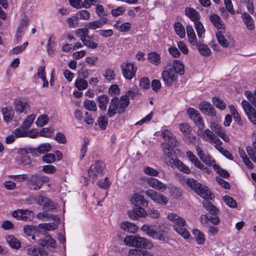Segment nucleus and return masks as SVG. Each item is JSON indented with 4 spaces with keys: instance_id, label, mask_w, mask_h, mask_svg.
<instances>
[{
    "instance_id": "49530a36",
    "label": "nucleus",
    "mask_w": 256,
    "mask_h": 256,
    "mask_svg": "<svg viewBox=\"0 0 256 256\" xmlns=\"http://www.w3.org/2000/svg\"><path fill=\"white\" fill-rule=\"evenodd\" d=\"M194 24L198 37L200 38H202L206 31L202 24L200 22V20L194 22Z\"/></svg>"
},
{
    "instance_id": "2eb2a0df",
    "label": "nucleus",
    "mask_w": 256,
    "mask_h": 256,
    "mask_svg": "<svg viewBox=\"0 0 256 256\" xmlns=\"http://www.w3.org/2000/svg\"><path fill=\"white\" fill-rule=\"evenodd\" d=\"M128 215L131 219L137 220L140 217H145L146 216V211L140 206L135 204L132 210L128 212Z\"/></svg>"
},
{
    "instance_id": "4468645a",
    "label": "nucleus",
    "mask_w": 256,
    "mask_h": 256,
    "mask_svg": "<svg viewBox=\"0 0 256 256\" xmlns=\"http://www.w3.org/2000/svg\"><path fill=\"white\" fill-rule=\"evenodd\" d=\"M242 108L250 120L254 124H256V110L246 100L242 101Z\"/></svg>"
},
{
    "instance_id": "0eeeda50",
    "label": "nucleus",
    "mask_w": 256,
    "mask_h": 256,
    "mask_svg": "<svg viewBox=\"0 0 256 256\" xmlns=\"http://www.w3.org/2000/svg\"><path fill=\"white\" fill-rule=\"evenodd\" d=\"M187 114L190 118L194 122L195 124L198 128V130L204 128V122L198 110L190 108L187 110Z\"/></svg>"
},
{
    "instance_id": "09e8293b",
    "label": "nucleus",
    "mask_w": 256,
    "mask_h": 256,
    "mask_svg": "<svg viewBox=\"0 0 256 256\" xmlns=\"http://www.w3.org/2000/svg\"><path fill=\"white\" fill-rule=\"evenodd\" d=\"M148 241L144 238L136 237V246L138 248H146L148 246Z\"/></svg>"
},
{
    "instance_id": "79ce46f5",
    "label": "nucleus",
    "mask_w": 256,
    "mask_h": 256,
    "mask_svg": "<svg viewBox=\"0 0 256 256\" xmlns=\"http://www.w3.org/2000/svg\"><path fill=\"white\" fill-rule=\"evenodd\" d=\"M222 142L221 141L220 143L218 142V143L216 144L214 147L216 150H218L221 154H222L227 158H228L230 160H233L232 156L228 150L224 149V148H223L222 146Z\"/></svg>"
},
{
    "instance_id": "6e6552de",
    "label": "nucleus",
    "mask_w": 256,
    "mask_h": 256,
    "mask_svg": "<svg viewBox=\"0 0 256 256\" xmlns=\"http://www.w3.org/2000/svg\"><path fill=\"white\" fill-rule=\"evenodd\" d=\"M145 193L148 197L158 204L166 205L168 202L166 196L153 190H147Z\"/></svg>"
},
{
    "instance_id": "c03bdc74",
    "label": "nucleus",
    "mask_w": 256,
    "mask_h": 256,
    "mask_svg": "<svg viewBox=\"0 0 256 256\" xmlns=\"http://www.w3.org/2000/svg\"><path fill=\"white\" fill-rule=\"evenodd\" d=\"M88 86L87 81L83 78H77L75 82V86L79 90L86 89Z\"/></svg>"
},
{
    "instance_id": "7ed1b4c3",
    "label": "nucleus",
    "mask_w": 256,
    "mask_h": 256,
    "mask_svg": "<svg viewBox=\"0 0 256 256\" xmlns=\"http://www.w3.org/2000/svg\"><path fill=\"white\" fill-rule=\"evenodd\" d=\"M48 181V178L44 176L34 174L32 176L28 181V186L30 190H38L44 182Z\"/></svg>"
},
{
    "instance_id": "f8f14e48",
    "label": "nucleus",
    "mask_w": 256,
    "mask_h": 256,
    "mask_svg": "<svg viewBox=\"0 0 256 256\" xmlns=\"http://www.w3.org/2000/svg\"><path fill=\"white\" fill-rule=\"evenodd\" d=\"M163 162L168 166L174 168L178 159L174 158V152L172 149L166 146L163 148Z\"/></svg>"
},
{
    "instance_id": "de8ad7c7",
    "label": "nucleus",
    "mask_w": 256,
    "mask_h": 256,
    "mask_svg": "<svg viewBox=\"0 0 256 256\" xmlns=\"http://www.w3.org/2000/svg\"><path fill=\"white\" fill-rule=\"evenodd\" d=\"M192 234L194 236V238L198 244H202L204 240V234L200 232L198 230H192Z\"/></svg>"
},
{
    "instance_id": "0e129e2a",
    "label": "nucleus",
    "mask_w": 256,
    "mask_h": 256,
    "mask_svg": "<svg viewBox=\"0 0 256 256\" xmlns=\"http://www.w3.org/2000/svg\"><path fill=\"white\" fill-rule=\"evenodd\" d=\"M210 128L218 136L224 131V129L220 126L214 122L210 123Z\"/></svg>"
},
{
    "instance_id": "a211bd4d",
    "label": "nucleus",
    "mask_w": 256,
    "mask_h": 256,
    "mask_svg": "<svg viewBox=\"0 0 256 256\" xmlns=\"http://www.w3.org/2000/svg\"><path fill=\"white\" fill-rule=\"evenodd\" d=\"M196 150L198 156L204 163L209 166L213 165L214 160L209 155L206 154L198 145L196 146Z\"/></svg>"
},
{
    "instance_id": "f03ea898",
    "label": "nucleus",
    "mask_w": 256,
    "mask_h": 256,
    "mask_svg": "<svg viewBox=\"0 0 256 256\" xmlns=\"http://www.w3.org/2000/svg\"><path fill=\"white\" fill-rule=\"evenodd\" d=\"M184 182L188 186L194 190L202 198L204 199L212 200V193L208 186H203L197 180L190 178H186Z\"/></svg>"
},
{
    "instance_id": "338daca9",
    "label": "nucleus",
    "mask_w": 256,
    "mask_h": 256,
    "mask_svg": "<svg viewBox=\"0 0 256 256\" xmlns=\"http://www.w3.org/2000/svg\"><path fill=\"white\" fill-rule=\"evenodd\" d=\"M98 122L100 128L104 130L108 124V118L106 116H100L98 118Z\"/></svg>"
},
{
    "instance_id": "bb28decb",
    "label": "nucleus",
    "mask_w": 256,
    "mask_h": 256,
    "mask_svg": "<svg viewBox=\"0 0 256 256\" xmlns=\"http://www.w3.org/2000/svg\"><path fill=\"white\" fill-rule=\"evenodd\" d=\"M38 244L42 247H44L46 246H48L52 248H55L56 246V242L55 240L50 235L45 236L44 238L39 239L38 240Z\"/></svg>"
},
{
    "instance_id": "393cba45",
    "label": "nucleus",
    "mask_w": 256,
    "mask_h": 256,
    "mask_svg": "<svg viewBox=\"0 0 256 256\" xmlns=\"http://www.w3.org/2000/svg\"><path fill=\"white\" fill-rule=\"evenodd\" d=\"M185 14L194 22H198L200 18L199 12L192 8H186Z\"/></svg>"
},
{
    "instance_id": "4d7b16f0",
    "label": "nucleus",
    "mask_w": 256,
    "mask_h": 256,
    "mask_svg": "<svg viewBox=\"0 0 256 256\" xmlns=\"http://www.w3.org/2000/svg\"><path fill=\"white\" fill-rule=\"evenodd\" d=\"M38 227L46 230H54L57 228V226L54 222L40 224Z\"/></svg>"
},
{
    "instance_id": "9b49d317",
    "label": "nucleus",
    "mask_w": 256,
    "mask_h": 256,
    "mask_svg": "<svg viewBox=\"0 0 256 256\" xmlns=\"http://www.w3.org/2000/svg\"><path fill=\"white\" fill-rule=\"evenodd\" d=\"M162 136L166 141V144H162V148L166 146L170 148L176 146V139L174 135L170 130H164L162 131Z\"/></svg>"
},
{
    "instance_id": "6ab92c4d",
    "label": "nucleus",
    "mask_w": 256,
    "mask_h": 256,
    "mask_svg": "<svg viewBox=\"0 0 256 256\" xmlns=\"http://www.w3.org/2000/svg\"><path fill=\"white\" fill-rule=\"evenodd\" d=\"M186 156L188 157V160L192 163L194 166L198 168L203 170L208 173V170L207 168L205 167L200 161L198 158L193 154V152L190 150L187 151L186 152Z\"/></svg>"
},
{
    "instance_id": "58836bf2",
    "label": "nucleus",
    "mask_w": 256,
    "mask_h": 256,
    "mask_svg": "<svg viewBox=\"0 0 256 256\" xmlns=\"http://www.w3.org/2000/svg\"><path fill=\"white\" fill-rule=\"evenodd\" d=\"M55 40V37L51 35L48 39V42L47 43V52L48 55L52 56L54 54V46H55V42L54 40Z\"/></svg>"
},
{
    "instance_id": "39448f33",
    "label": "nucleus",
    "mask_w": 256,
    "mask_h": 256,
    "mask_svg": "<svg viewBox=\"0 0 256 256\" xmlns=\"http://www.w3.org/2000/svg\"><path fill=\"white\" fill-rule=\"evenodd\" d=\"M123 76L127 80H132L136 75L137 68L132 62H126L120 65Z\"/></svg>"
},
{
    "instance_id": "b1692460",
    "label": "nucleus",
    "mask_w": 256,
    "mask_h": 256,
    "mask_svg": "<svg viewBox=\"0 0 256 256\" xmlns=\"http://www.w3.org/2000/svg\"><path fill=\"white\" fill-rule=\"evenodd\" d=\"M210 20L218 30L225 28L224 24L220 17L216 14H213L210 16Z\"/></svg>"
},
{
    "instance_id": "e2e57ef3",
    "label": "nucleus",
    "mask_w": 256,
    "mask_h": 256,
    "mask_svg": "<svg viewBox=\"0 0 256 256\" xmlns=\"http://www.w3.org/2000/svg\"><path fill=\"white\" fill-rule=\"evenodd\" d=\"M214 169L216 172L222 177L226 178L229 177V173L226 170L221 168L219 166L214 164H213Z\"/></svg>"
},
{
    "instance_id": "7c9ffc66",
    "label": "nucleus",
    "mask_w": 256,
    "mask_h": 256,
    "mask_svg": "<svg viewBox=\"0 0 256 256\" xmlns=\"http://www.w3.org/2000/svg\"><path fill=\"white\" fill-rule=\"evenodd\" d=\"M98 106L102 110L106 111L107 108V104L109 102V98L106 94L99 96L96 99Z\"/></svg>"
},
{
    "instance_id": "423d86ee",
    "label": "nucleus",
    "mask_w": 256,
    "mask_h": 256,
    "mask_svg": "<svg viewBox=\"0 0 256 256\" xmlns=\"http://www.w3.org/2000/svg\"><path fill=\"white\" fill-rule=\"evenodd\" d=\"M162 80L166 86H170L178 78V75L173 68H166L162 73Z\"/></svg>"
},
{
    "instance_id": "412c9836",
    "label": "nucleus",
    "mask_w": 256,
    "mask_h": 256,
    "mask_svg": "<svg viewBox=\"0 0 256 256\" xmlns=\"http://www.w3.org/2000/svg\"><path fill=\"white\" fill-rule=\"evenodd\" d=\"M30 110V106L25 99L17 100V115L24 114H27Z\"/></svg>"
},
{
    "instance_id": "c85d7f7f",
    "label": "nucleus",
    "mask_w": 256,
    "mask_h": 256,
    "mask_svg": "<svg viewBox=\"0 0 256 256\" xmlns=\"http://www.w3.org/2000/svg\"><path fill=\"white\" fill-rule=\"evenodd\" d=\"M147 58L150 64L156 66H158L161 62L160 54L156 52H150L148 54Z\"/></svg>"
},
{
    "instance_id": "e433bc0d",
    "label": "nucleus",
    "mask_w": 256,
    "mask_h": 256,
    "mask_svg": "<svg viewBox=\"0 0 256 256\" xmlns=\"http://www.w3.org/2000/svg\"><path fill=\"white\" fill-rule=\"evenodd\" d=\"M28 253L32 256H48V254L42 248L33 246L28 249Z\"/></svg>"
},
{
    "instance_id": "bf43d9fd",
    "label": "nucleus",
    "mask_w": 256,
    "mask_h": 256,
    "mask_svg": "<svg viewBox=\"0 0 256 256\" xmlns=\"http://www.w3.org/2000/svg\"><path fill=\"white\" fill-rule=\"evenodd\" d=\"M212 102L214 104L218 109L224 110L226 108V104L224 102L218 97H214Z\"/></svg>"
},
{
    "instance_id": "aec40b11",
    "label": "nucleus",
    "mask_w": 256,
    "mask_h": 256,
    "mask_svg": "<svg viewBox=\"0 0 256 256\" xmlns=\"http://www.w3.org/2000/svg\"><path fill=\"white\" fill-rule=\"evenodd\" d=\"M51 150V145L48 143L40 144L37 148H30V153L34 156H38L40 154H45Z\"/></svg>"
},
{
    "instance_id": "a878e982",
    "label": "nucleus",
    "mask_w": 256,
    "mask_h": 256,
    "mask_svg": "<svg viewBox=\"0 0 256 256\" xmlns=\"http://www.w3.org/2000/svg\"><path fill=\"white\" fill-rule=\"evenodd\" d=\"M120 228L122 230L130 233H135L138 230V228L135 224L128 221L121 222Z\"/></svg>"
},
{
    "instance_id": "603ef678",
    "label": "nucleus",
    "mask_w": 256,
    "mask_h": 256,
    "mask_svg": "<svg viewBox=\"0 0 256 256\" xmlns=\"http://www.w3.org/2000/svg\"><path fill=\"white\" fill-rule=\"evenodd\" d=\"M48 120V117L46 114H42L38 118L36 123L38 126L42 127L46 125Z\"/></svg>"
},
{
    "instance_id": "9d476101",
    "label": "nucleus",
    "mask_w": 256,
    "mask_h": 256,
    "mask_svg": "<svg viewBox=\"0 0 256 256\" xmlns=\"http://www.w3.org/2000/svg\"><path fill=\"white\" fill-rule=\"evenodd\" d=\"M202 130L203 129L198 130L197 134L202 137L204 140L215 144L218 142H221V140L208 128L204 130Z\"/></svg>"
},
{
    "instance_id": "3c124183",
    "label": "nucleus",
    "mask_w": 256,
    "mask_h": 256,
    "mask_svg": "<svg viewBox=\"0 0 256 256\" xmlns=\"http://www.w3.org/2000/svg\"><path fill=\"white\" fill-rule=\"evenodd\" d=\"M84 108L90 111H96L97 106L96 103L92 100H86L84 102Z\"/></svg>"
},
{
    "instance_id": "13d9d810",
    "label": "nucleus",
    "mask_w": 256,
    "mask_h": 256,
    "mask_svg": "<svg viewBox=\"0 0 256 256\" xmlns=\"http://www.w3.org/2000/svg\"><path fill=\"white\" fill-rule=\"evenodd\" d=\"M141 230L152 238H158V234L155 232V230L151 229L148 225L144 224L142 226Z\"/></svg>"
},
{
    "instance_id": "c756f323",
    "label": "nucleus",
    "mask_w": 256,
    "mask_h": 256,
    "mask_svg": "<svg viewBox=\"0 0 256 256\" xmlns=\"http://www.w3.org/2000/svg\"><path fill=\"white\" fill-rule=\"evenodd\" d=\"M225 32V28L221 29L218 30L216 33V37L219 44L224 48H227L229 46L228 40L225 38L224 33Z\"/></svg>"
},
{
    "instance_id": "2f4dec72",
    "label": "nucleus",
    "mask_w": 256,
    "mask_h": 256,
    "mask_svg": "<svg viewBox=\"0 0 256 256\" xmlns=\"http://www.w3.org/2000/svg\"><path fill=\"white\" fill-rule=\"evenodd\" d=\"M108 22V19L106 18H102V20H98L89 22L88 24V28L90 30H96L98 28H102L104 24Z\"/></svg>"
},
{
    "instance_id": "774afa93",
    "label": "nucleus",
    "mask_w": 256,
    "mask_h": 256,
    "mask_svg": "<svg viewBox=\"0 0 256 256\" xmlns=\"http://www.w3.org/2000/svg\"><path fill=\"white\" fill-rule=\"evenodd\" d=\"M223 200L229 207L234 208L237 206V204L236 202L232 197H230L228 196H225L223 197Z\"/></svg>"
},
{
    "instance_id": "a18cd8bd",
    "label": "nucleus",
    "mask_w": 256,
    "mask_h": 256,
    "mask_svg": "<svg viewBox=\"0 0 256 256\" xmlns=\"http://www.w3.org/2000/svg\"><path fill=\"white\" fill-rule=\"evenodd\" d=\"M96 14L100 18L106 16L108 14V11L106 10L102 5L100 4H96Z\"/></svg>"
},
{
    "instance_id": "ddd939ff",
    "label": "nucleus",
    "mask_w": 256,
    "mask_h": 256,
    "mask_svg": "<svg viewBox=\"0 0 256 256\" xmlns=\"http://www.w3.org/2000/svg\"><path fill=\"white\" fill-rule=\"evenodd\" d=\"M34 200L39 205L43 206V209L46 210H52L56 208V205L52 201L42 196H36Z\"/></svg>"
},
{
    "instance_id": "052dcab7",
    "label": "nucleus",
    "mask_w": 256,
    "mask_h": 256,
    "mask_svg": "<svg viewBox=\"0 0 256 256\" xmlns=\"http://www.w3.org/2000/svg\"><path fill=\"white\" fill-rule=\"evenodd\" d=\"M54 131V128H44L40 131L39 134L44 137L50 138L53 134Z\"/></svg>"
},
{
    "instance_id": "1a4fd4ad",
    "label": "nucleus",
    "mask_w": 256,
    "mask_h": 256,
    "mask_svg": "<svg viewBox=\"0 0 256 256\" xmlns=\"http://www.w3.org/2000/svg\"><path fill=\"white\" fill-rule=\"evenodd\" d=\"M36 116L34 114L28 115L24 120L20 128H17V137L25 136L26 130L30 128L34 122Z\"/></svg>"
},
{
    "instance_id": "6e6d98bb",
    "label": "nucleus",
    "mask_w": 256,
    "mask_h": 256,
    "mask_svg": "<svg viewBox=\"0 0 256 256\" xmlns=\"http://www.w3.org/2000/svg\"><path fill=\"white\" fill-rule=\"evenodd\" d=\"M2 113L4 115V118L6 122H8L11 120L14 116V112L12 110H8V108H3Z\"/></svg>"
},
{
    "instance_id": "4c0bfd02",
    "label": "nucleus",
    "mask_w": 256,
    "mask_h": 256,
    "mask_svg": "<svg viewBox=\"0 0 256 256\" xmlns=\"http://www.w3.org/2000/svg\"><path fill=\"white\" fill-rule=\"evenodd\" d=\"M130 101L126 98V96H122L119 100V105L118 113L120 114L124 113L126 110V108L128 106Z\"/></svg>"
},
{
    "instance_id": "20e7f679",
    "label": "nucleus",
    "mask_w": 256,
    "mask_h": 256,
    "mask_svg": "<svg viewBox=\"0 0 256 256\" xmlns=\"http://www.w3.org/2000/svg\"><path fill=\"white\" fill-rule=\"evenodd\" d=\"M105 168V164L102 161H96L94 164L90 166L88 170V174L90 178L93 180H96L98 176H100L102 174Z\"/></svg>"
},
{
    "instance_id": "864d4df0",
    "label": "nucleus",
    "mask_w": 256,
    "mask_h": 256,
    "mask_svg": "<svg viewBox=\"0 0 256 256\" xmlns=\"http://www.w3.org/2000/svg\"><path fill=\"white\" fill-rule=\"evenodd\" d=\"M76 15L78 20L80 19L82 20H88L90 19V13L87 10H85L78 12Z\"/></svg>"
},
{
    "instance_id": "5fc2aeb1",
    "label": "nucleus",
    "mask_w": 256,
    "mask_h": 256,
    "mask_svg": "<svg viewBox=\"0 0 256 256\" xmlns=\"http://www.w3.org/2000/svg\"><path fill=\"white\" fill-rule=\"evenodd\" d=\"M28 18L26 16H24V17L20 20L18 28L17 29V34L18 32L22 33L23 32V28L26 27L28 24ZM18 36L17 35V38Z\"/></svg>"
},
{
    "instance_id": "8fccbe9b",
    "label": "nucleus",
    "mask_w": 256,
    "mask_h": 256,
    "mask_svg": "<svg viewBox=\"0 0 256 256\" xmlns=\"http://www.w3.org/2000/svg\"><path fill=\"white\" fill-rule=\"evenodd\" d=\"M128 256H149V254L144 250L133 249L129 251Z\"/></svg>"
},
{
    "instance_id": "37998d69",
    "label": "nucleus",
    "mask_w": 256,
    "mask_h": 256,
    "mask_svg": "<svg viewBox=\"0 0 256 256\" xmlns=\"http://www.w3.org/2000/svg\"><path fill=\"white\" fill-rule=\"evenodd\" d=\"M166 228L163 226H160L158 227L155 232L158 234V238H153L161 241H165L166 237Z\"/></svg>"
},
{
    "instance_id": "4be33fe9",
    "label": "nucleus",
    "mask_w": 256,
    "mask_h": 256,
    "mask_svg": "<svg viewBox=\"0 0 256 256\" xmlns=\"http://www.w3.org/2000/svg\"><path fill=\"white\" fill-rule=\"evenodd\" d=\"M119 106V98L116 96L112 98L110 102V106L108 110V116L110 117H113L118 112Z\"/></svg>"
},
{
    "instance_id": "ea45409f",
    "label": "nucleus",
    "mask_w": 256,
    "mask_h": 256,
    "mask_svg": "<svg viewBox=\"0 0 256 256\" xmlns=\"http://www.w3.org/2000/svg\"><path fill=\"white\" fill-rule=\"evenodd\" d=\"M174 167L176 168L181 172L186 174H190L192 172L190 168L178 159L176 160L174 168Z\"/></svg>"
},
{
    "instance_id": "69168bd1",
    "label": "nucleus",
    "mask_w": 256,
    "mask_h": 256,
    "mask_svg": "<svg viewBox=\"0 0 256 256\" xmlns=\"http://www.w3.org/2000/svg\"><path fill=\"white\" fill-rule=\"evenodd\" d=\"M68 27L70 28H74L77 26L78 24V20L76 15L68 18L66 20Z\"/></svg>"
},
{
    "instance_id": "dca6fc26",
    "label": "nucleus",
    "mask_w": 256,
    "mask_h": 256,
    "mask_svg": "<svg viewBox=\"0 0 256 256\" xmlns=\"http://www.w3.org/2000/svg\"><path fill=\"white\" fill-rule=\"evenodd\" d=\"M143 179L150 186L156 190L164 192L166 188L165 184L155 178L144 177Z\"/></svg>"
},
{
    "instance_id": "72a5a7b5",
    "label": "nucleus",
    "mask_w": 256,
    "mask_h": 256,
    "mask_svg": "<svg viewBox=\"0 0 256 256\" xmlns=\"http://www.w3.org/2000/svg\"><path fill=\"white\" fill-rule=\"evenodd\" d=\"M32 212L28 210H17V219H20L25 221L30 220Z\"/></svg>"
},
{
    "instance_id": "473e14b6",
    "label": "nucleus",
    "mask_w": 256,
    "mask_h": 256,
    "mask_svg": "<svg viewBox=\"0 0 256 256\" xmlns=\"http://www.w3.org/2000/svg\"><path fill=\"white\" fill-rule=\"evenodd\" d=\"M187 36L188 38L189 42L193 46L197 44L198 41L196 34L192 28L190 26H188L186 27Z\"/></svg>"
},
{
    "instance_id": "f704fd0d",
    "label": "nucleus",
    "mask_w": 256,
    "mask_h": 256,
    "mask_svg": "<svg viewBox=\"0 0 256 256\" xmlns=\"http://www.w3.org/2000/svg\"><path fill=\"white\" fill-rule=\"evenodd\" d=\"M170 68H173L176 74L183 75L184 73V66L182 62L179 60H174L172 66Z\"/></svg>"
},
{
    "instance_id": "5701e85b",
    "label": "nucleus",
    "mask_w": 256,
    "mask_h": 256,
    "mask_svg": "<svg viewBox=\"0 0 256 256\" xmlns=\"http://www.w3.org/2000/svg\"><path fill=\"white\" fill-rule=\"evenodd\" d=\"M241 18L247 29L252 31L255 28L254 20L249 14L247 12L242 14Z\"/></svg>"
},
{
    "instance_id": "c9c22d12",
    "label": "nucleus",
    "mask_w": 256,
    "mask_h": 256,
    "mask_svg": "<svg viewBox=\"0 0 256 256\" xmlns=\"http://www.w3.org/2000/svg\"><path fill=\"white\" fill-rule=\"evenodd\" d=\"M207 200L208 199H205L202 202L204 207L212 214L216 215L218 214L219 210Z\"/></svg>"
},
{
    "instance_id": "cd10ccee",
    "label": "nucleus",
    "mask_w": 256,
    "mask_h": 256,
    "mask_svg": "<svg viewBox=\"0 0 256 256\" xmlns=\"http://www.w3.org/2000/svg\"><path fill=\"white\" fill-rule=\"evenodd\" d=\"M195 46H196L198 52L202 56L208 57L211 55L212 52L206 44L198 42Z\"/></svg>"
},
{
    "instance_id": "680f3d73",
    "label": "nucleus",
    "mask_w": 256,
    "mask_h": 256,
    "mask_svg": "<svg viewBox=\"0 0 256 256\" xmlns=\"http://www.w3.org/2000/svg\"><path fill=\"white\" fill-rule=\"evenodd\" d=\"M89 34V30L88 28H78L76 31V34L80 38L82 41L83 38L85 39Z\"/></svg>"
},
{
    "instance_id": "f3484780",
    "label": "nucleus",
    "mask_w": 256,
    "mask_h": 256,
    "mask_svg": "<svg viewBox=\"0 0 256 256\" xmlns=\"http://www.w3.org/2000/svg\"><path fill=\"white\" fill-rule=\"evenodd\" d=\"M198 108L201 112L208 116H214L216 112L214 106L206 102H202L199 104Z\"/></svg>"
},
{
    "instance_id": "a19ab883",
    "label": "nucleus",
    "mask_w": 256,
    "mask_h": 256,
    "mask_svg": "<svg viewBox=\"0 0 256 256\" xmlns=\"http://www.w3.org/2000/svg\"><path fill=\"white\" fill-rule=\"evenodd\" d=\"M174 29L176 34L182 38L186 36V32L184 26L180 22H176L174 24Z\"/></svg>"
},
{
    "instance_id": "f257e3e1",
    "label": "nucleus",
    "mask_w": 256,
    "mask_h": 256,
    "mask_svg": "<svg viewBox=\"0 0 256 256\" xmlns=\"http://www.w3.org/2000/svg\"><path fill=\"white\" fill-rule=\"evenodd\" d=\"M168 218L173 224L174 230L185 239L190 238V234L187 230V225L186 220L183 218L174 213H170L168 215Z\"/></svg>"
}]
</instances>
